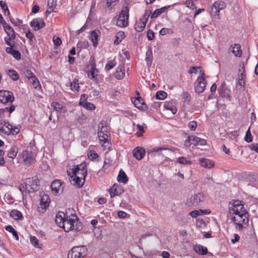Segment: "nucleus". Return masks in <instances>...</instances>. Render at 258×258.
I'll use <instances>...</instances> for the list:
<instances>
[{
  "instance_id": "42",
  "label": "nucleus",
  "mask_w": 258,
  "mask_h": 258,
  "mask_svg": "<svg viewBox=\"0 0 258 258\" xmlns=\"http://www.w3.org/2000/svg\"><path fill=\"white\" fill-rule=\"evenodd\" d=\"M28 80L35 89H37L40 85L39 81L35 75L28 79Z\"/></svg>"
},
{
  "instance_id": "44",
  "label": "nucleus",
  "mask_w": 258,
  "mask_h": 258,
  "mask_svg": "<svg viewBox=\"0 0 258 258\" xmlns=\"http://www.w3.org/2000/svg\"><path fill=\"white\" fill-rule=\"evenodd\" d=\"M7 231L11 232L17 240H19V236L17 231L11 225H7L5 227Z\"/></svg>"
},
{
  "instance_id": "29",
  "label": "nucleus",
  "mask_w": 258,
  "mask_h": 258,
  "mask_svg": "<svg viewBox=\"0 0 258 258\" xmlns=\"http://www.w3.org/2000/svg\"><path fill=\"white\" fill-rule=\"evenodd\" d=\"M117 180L118 182L123 183H126L128 180L125 173L122 170H120L119 172Z\"/></svg>"
},
{
  "instance_id": "56",
  "label": "nucleus",
  "mask_w": 258,
  "mask_h": 258,
  "mask_svg": "<svg viewBox=\"0 0 258 258\" xmlns=\"http://www.w3.org/2000/svg\"><path fill=\"white\" fill-rule=\"evenodd\" d=\"M185 4L187 7L190 8V9L194 10L196 9V7L194 2L189 0L186 1L185 3Z\"/></svg>"
},
{
  "instance_id": "16",
  "label": "nucleus",
  "mask_w": 258,
  "mask_h": 258,
  "mask_svg": "<svg viewBox=\"0 0 258 258\" xmlns=\"http://www.w3.org/2000/svg\"><path fill=\"white\" fill-rule=\"evenodd\" d=\"M99 127L101 128V130L99 131L98 133L100 142L103 143L106 141H108V136L107 133H104L105 132H106L105 130L104 129L105 128H106V127H104V123L103 121L99 123Z\"/></svg>"
},
{
  "instance_id": "30",
  "label": "nucleus",
  "mask_w": 258,
  "mask_h": 258,
  "mask_svg": "<svg viewBox=\"0 0 258 258\" xmlns=\"http://www.w3.org/2000/svg\"><path fill=\"white\" fill-rule=\"evenodd\" d=\"M98 70L96 68L95 64H92L91 66V70L88 72V76L90 79H94L97 76Z\"/></svg>"
},
{
  "instance_id": "54",
  "label": "nucleus",
  "mask_w": 258,
  "mask_h": 258,
  "mask_svg": "<svg viewBox=\"0 0 258 258\" xmlns=\"http://www.w3.org/2000/svg\"><path fill=\"white\" fill-rule=\"evenodd\" d=\"M23 74L28 79H29L31 77L34 76V75L33 74V73L31 71L28 70L27 69H25L23 70Z\"/></svg>"
},
{
  "instance_id": "20",
  "label": "nucleus",
  "mask_w": 258,
  "mask_h": 258,
  "mask_svg": "<svg viewBox=\"0 0 258 258\" xmlns=\"http://www.w3.org/2000/svg\"><path fill=\"white\" fill-rule=\"evenodd\" d=\"M100 35V32L98 30L92 31L90 35V39L92 42L93 46L96 47L98 44V37Z\"/></svg>"
},
{
  "instance_id": "1",
  "label": "nucleus",
  "mask_w": 258,
  "mask_h": 258,
  "mask_svg": "<svg viewBox=\"0 0 258 258\" xmlns=\"http://www.w3.org/2000/svg\"><path fill=\"white\" fill-rule=\"evenodd\" d=\"M61 228H62L67 232L70 231H77L81 229L82 225L78 222L77 217L76 215H72L71 216H67Z\"/></svg>"
},
{
  "instance_id": "38",
  "label": "nucleus",
  "mask_w": 258,
  "mask_h": 258,
  "mask_svg": "<svg viewBox=\"0 0 258 258\" xmlns=\"http://www.w3.org/2000/svg\"><path fill=\"white\" fill-rule=\"evenodd\" d=\"M146 25V22L143 20H139L135 25V29L137 31L141 32L144 30Z\"/></svg>"
},
{
  "instance_id": "60",
  "label": "nucleus",
  "mask_w": 258,
  "mask_h": 258,
  "mask_svg": "<svg viewBox=\"0 0 258 258\" xmlns=\"http://www.w3.org/2000/svg\"><path fill=\"white\" fill-rule=\"evenodd\" d=\"M189 141H191V143L195 146H197L196 142H198L199 138L195 136H189Z\"/></svg>"
},
{
  "instance_id": "23",
  "label": "nucleus",
  "mask_w": 258,
  "mask_h": 258,
  "mask_svg": "<svg viewBox=\"0 0 258 258\" xmlns=\"http://www.w3.org/2000/svg\"><path fill=\"white\" fill-rule=\"evenodd\" d=\"M164 108L167 110H170L173 114H175L177 112V109L174 105V101L172 100L165 102Z\"/></svg>"
},
{
  "instance_id": "39",
  "label": "nucleus",
  "mask_w": 258,
  "mask_h": 258,
  "mask_svg": "<svg viewBox=\"0 0 258 258\" xmlns=\"http://www.w3.org/2000/svg\"><path fill=\"white\" fill-rule=\"evenodd\" d=\"M245 74L244 73V71L243 70V72L241 73L239 75L238 77V82L237 84L239 85L240 86L244 88L245 86Z\"/></svg>"
},
{
  "instance_id": "22",
  "label": "nucleus",
  "mask_w": 258,
  "mask_h": 258,
  "mask_svg": "<svg viewBox=\"0 0 258 258\" xmlns=\"http://www.w3.org/2000/svg\"><path fill=\"white\" fill-rule=\"evenodd\" d=\"M66 217V214L62 212H59L56 214L55 221L59 227H61L63 222Z\"/></svg>"
},
{
  "instance_id": "31",
  "label": "nucleus",
  "mask_w": 258,
  "mask_h": 258,
  "mask_svg": "<svg viewBox=\"0 0 258 258\" xmlns=\"http://www.w3.org/2000/svg\"><path fill=\"white\" fill-rule=\"evenodd\" d=\"M146 61L148 67H150L153 61V53L151 48H149L146 52Z\"/></svg>"
},
{
  "instance_id": "18",
  "label": "nucleus",
  "mask_w": 258,
  "mask_h": 258,
  "mask_svg": "<svg viewBox=\"0 0 258 258\" xmlns=\"http://www.w3.org/2000/svg\"><path fill=\"white\" fill-rule=\"evenodd\" d=\"M109 192L110 197L113 198L116 196L120 195L123 192V190L121 186L114 184L113 186L109 189Z\"/></svg>"
},
{
  "instance_id": "37",
  "label": "nucleus",
  "mask_w": 258,
  "mask_h": 258,
  "mask_svg": "<svg viewBox=\"0 0 258 258\" xmlns=\"http://www.w3.org/2000/svg\"><path fill=\"white\" fill-rule=\"evenodd\" d=\"M70 88L73 92H78L79 90V80L75 79L70 84Z\"/></svg>"
},
{
  "instance_id": "51",
  "label": "nucleus",
  "mask_w": 258,
  "mask_h": 258,
  "mask_svg": "<svg viewBox=\"0 0 258 258\" xmlns=\"http://www.w3.org/2000/svg\"><path fill=\"white\" fill-rule=\"evenodd\" d=\"M168 150L167 148L163 147H157L153 149V152H159V154L164 155L163 151H166Z\"/></svg>"
},
{
  "instance_id": "55",
  "label": "nucleus",
  "mask_w": 258,
  "mask_h": 258,
  "mask_svg": "<svg viewBox=\"0 0 258 258\" xmlns=\"http://www.w3.org/2000/svg\"><path fill=\"white\" fill-rule=\"evenodd\" d=\"M177 162L178 163H179L180 164H188L191 163L189 160H187L186 158H185L183 157H179L177 159Z\"/></svg>"
},
{
  "instance_id": "50",
  "label": "nucleus",
  "mask_w": 258,
  "mask_h": 258,
  "mask_svg": "<svg viewBox=\"0 0 258 258\" xmlns=\"http://www.w3.org/2000/svg\"><path fill=\"white\" fill-rule=\"evenodd\" d=\"M31 243L36 247H40L38 239L35 236H30Z\"/></svg>"
},
{
  "instance_id": "58",
  "label": "nucleus",
  "mask_w": 258,
  "mask_h": 258,
  "mask_svg": "<svg viewBox=\"0 0 258 258\" xmlns=\"http://www.w3.org/2000/svg\"><path fill=\"white\" fill-rule=\"evenodd\" d=\"M188 126L190 130L195 131L197 126V122L195 121H191L188 123Z\"/></svg>"
},
{
  "instance_id": "24",
  "label": "nucleus",
  "mask_w": 258,
  "mask_h": 258,
  "mask_svg": "<svg viewBox=\"0 0 258 258\" xmlns=\"http://www.w3.org/2000/svg\"><path fill=\"white\" fill-rule=\"evenodd\" d=\"M125 76V69L123 65H119L116 69L114 76L117 79H122Z\"/></svg>"
},
{
  "instance_id": "28",
  "label": "nucleus",
  "mask_w": 258,
  "mask_h": 258,
  "mask_svg": "<svg viewBox=\"0 0 258 258\" xmlns=\"http://www.w3.org/2000/svg\"><path fill=\"white\" fill-rule=\"evenodd\" d=\"M51 106L53 107L54 110L56 111H60L61 112H66L67 111L66 108L63 107L62 104L57 102H52Z\"/></svg>"
},
{
  "instance_id": "61",
  "label": "nucleus",
  "mask_w": 258,
  "mask_h": 258,
  "mask_svg": "<svg viewBox=\"0 0 258 258\" xmlns=\"http://www.w3.org/2000/svg\"><path fill=\"white\" fill-rule=\"evenodd\" d=\"M56 6V0H48V7H52L53 9H54Z\"/></svg>"
},
{
  "instance_id": "2",
  "label": "nucleus",
  "mask_w": 258,
  "mask_h": 258,
  "mask_svg": "<svg viewBox=\"0 0 258 258\" xmlns=\"http://www.w3.org/2000/svg\"><path fill=\"white\" fill-rule=\"evenodd\" d=\"M248 213H242V214H236L231 218V220L236 225V229L238 230H242L244 226L248 223Z\"/></svg>"
},
{
  "instance_id": "6",
  "label": "nucleus",
  "mask_w": 258,
  "mask_h": 258,
  "mask_svg": "<svg viewBox=\"0 0 258 258\" xmlns=\"http://www.w3.org/2000/svg\"><path fill=\"white\" fill-rule=\"evenodd\" d=\"M129 9L127 7L123 8L117 20L116 25L120 27H126L128 24Z\"/></svg>"
},
{
  "instance_id": "26",
  "label": "nucleus",
  "mask_w": 258,
  "mask_h": 258,
  "mask_svg": "<svg viewBox=\"0 0 258 258\" xmlns=\"http://www.w3.org/2000/svg\"><path fill=\"white\" fill-rule=\"evenodd\" d=\"M49 197L47 195H44L41 199L40 200V207H38V209L40 208L42 209H45L46 207L49 206Z\"/></svg>"
},
{
  "instance_id": "57",
  "label": "nucleus",
  "mask_w": 258,
  "mask_h": 258,
  "mask_svg": "<svg viewBox=\"0 0 258 258\" xmlns=\"http://www.w3.org/2000/svg\"><path fill=\"white\" fill-rule=\"evenodd\" d=\"M53 41L55 46L57 47L61 44V40L59 37L54 36L53 38Z\"/></svg>"
},
{
  "instance_id": "45",
  "label": "nucleus",
  "mask_w": 258,
  "mask_h": 258,
  "mask_svg": "<svg viewBox=\"0 0 258 258\" xmlns=\"http://www.w3.org/2000/svg\"><path fill=\"white\" fill-rule=\"evenodd\" d=\"M167 96V94L164 91H159L156 94V98L159 100H163Z\"/></svg>"
},
{
  "instance_id": "11",
  "label": "nucleus",
  "mask_w": 258,
  "mask_h": 258,
  "mask_svg": "<svg viewBox=\"0 0 258 258\" xmlns=\"http://www.w3.org/2000/svg\"><path fill=\"white\" fill-rule=\"evenodd\" d=\"M204 196L201 193L195 194L191 195L187 201V204L188 206H198L203 201Z\"/></svg>"
},
{
  "instance_id": "5",
  "label": "nucleus",
  "mask_w": 258,
  "mask_h": 258,
  "mask_svg": "<svg viewBox=\"0 0 258 258\" xmlns=\"http://www.w3.org/2000/svg\"><path fill=\"white\" fill-rule=\"evenodd\" d=\"M87 254V248L85 246H75L68 254V258H84Z\"/></svg>"
},
{
  "instance_id": "12",
  "label": "nucleus",
  "mask_w": 258,
  "mask_h": 258,
  "mask_svg": "<svg viewBox=\"0 0 258 258\" xmlns=\"http://www.w3.org/2000/svg\"><path fill=\"white\" fill-rule=\"evenodd\" d=\"M225 7V4L223 1H219L215 2L211 7V15L215 16H219V13L220 10L224 9Z\"/></svg>"
},
{
  "instance_id": "19",
  "label": "nucleus",
  "mask_w": 258,
  "mask_h": 258,
  "mask_svg": "<svg viewBox=\"0 0 258 258\" xmlns=\"http://www.w3.org/2000/svg\"><path fill=\"white\" fill-rule=\"evenodd\" d=\"M133 154L137 160H140L144 156L145 150L143 147H138L134 150Z\"/></svg>"
},
{
  "instance_id": "47",
  "label": "nucleus",
  "mask_w": 258,
  "mask_h": 258,
  "mask_svg": "<svg viewBox=\"0 0 258 258\" xmlns=\"http://www.w3.org/2000/svg\"><path fill=\"white\" fill-rule=\"evenodd\" d=\"M15 109V106L14 105H11L9 107H6L5 108L0 109V115H1L5 111L9 112L10 113L13 112Z\"/></svg>"
},
{
  "instance_id": "49",
  "label": "nucleus",
  "mask_w": 258,
  "mask_h": 258,
  "mask_svg": "<svg viewBox=\"0 0 258 258\" xmlns=\"http://www.w3.org/2000/svg\"><path fill=\"white\" fill-rule=\"evenodd\" d=\"M81 106H82L85 108L90 110H94L95 108V106L94 104L88 102H86L85 103L81 105Z\"/></svg>"
},
{
  "instance_id": "46",
  "label": "nucleus",
  "mask_w": 258,
  "mask_h": 258,
  "mask_svg": "<svg viewBox=\"0 0 258 258\" xmlns=\"http://www.w3.org/2000/svg\"><path fill=\"white\" fill-rule=\"evenodd\" d=\"M8 74L9 76L14 81L18 80L19 78V76L17 72L14 70H11L9 71Z\"/></svg>"
},
{
  "instance_id": "40",
  "label": "nucleus",
  "mask_w": 258,
  "mask_h": 258,
  "mask_svg": "<svg viewBox=\"0 0 258 258\" xmlns=\"http://www.w3.org/2000/svg\"><path fill=\"white\" fill-rule=\"evenodd\" d=\"M125 34L123 31H119L115 36V40L114 41V43L117 45L121 40L125 37Z\"/></svg>"
},
{
  "instance_id": "3",
  "label": "nucleus",
  "mask_w": 258,
  "mask_h": 258,
  "mask_svg": "<svg viewBox=\"0 0 258 258\" xmlns=\"http://www.w3.org/2000/svg\"><path fill=\"white\" fill-rule=\"evenodd\" d=\"M0 132L7 135H16L19 133L20 130L16 126H13L5 120H1Z\"/></svg>"
},
{
  "instance_id": "32",
  "label": "nucleus",
  "mask_w": 258,
  "mask_h": 258,
  "mask_svg": "<svg viewBox=\"0 0 258 258\" xmlns=\"http://www.w3.org/2000/svg\"><path fill=\"white\" fill-rule=\"evenodd\" d=\"M200 163L203 167L211 168L214 166V164L209 159L202 158L200 159Z\"/></svg>"
},
{
  "instance_id": "59",
  "label": "nucleus",
  "mask_w": 258,
  "mask_h": 258,
  "mask_svg": "<svg viewBox=\"0 0 258 258\" xmlns=\"http://www.w3.org/2000/svg\"><path fill=\"white\" fill-rule=\"evenodd\" d=\"M88 97V96L87 94H84L82 95L80 97L79 104L81 105L83 104V103H85L86 102H87L86 100H87Z\"/></svg>"
},
{
  "instance_id": "27",
  "label": "nucleus",
  "mask_w": 258,
  "mask_h": 258,
  "mask_svg": "<svg viewBox=\"0 0 258 258\" xmlns=\"http://www.w3.org/2000/svg\"><path fill=\"white\" fill-rule=\"evenodd\" d=\"M71 178L74 182L73 184L77 185L78 187H81L85 182V179H83L82 178L77 176H74L73 174L71 176Z\"/></svg>"
},
{
  "instance_id": "43",
  "label": "nucleus",
  "mask_w": 258,
  "mask_h": 258,
  "mask_svg": "<svg viewBox=\"0 0 258 258\" xmlns=\"http://www.w3.org/2000/svg\"><path fill=\"white\" fill-rule=\"evenodd\" d=\"M204 213L205 214H209L210 213V212H208V210H206L205 211H204L202 210H194L191 211L189 214L191 217L196 218L198 215H202Z\"/></svg>"
},
{
  "instance_id": "15",
  "label": "nucleus",
  "mask_w": 258,
  "mask_h": 258,
  "mask_svg": "<svg viewBox=\"0 0 258 258\" xmlns=\"http://www.w3.org/2000/svg\"><path fill=\"white\" fill-rule=\"evenodd\" d=\"M30 26L34 31H37L45 26V22L43 19L38 18L34 19L30 23Z\"/></svg>"
},
{
  "instance_id": "34",
  "label": "nucleus",
  "mask_w": 258,
  "mask_h": 258,
  "mask_svg": "<svg viewBox=\"0 0 258 258\" xmlns=\"http://www.w3.org/2000/svg\"><path fill=\"white\" fill-rule=\"evenodd\" d=\"M194 249L197 253L203 255L206 254L208 252L207 247H204L201 245H195L194 247Z\"/></svg>"
},
{
  "instance_id": "63",
  "label": "nucleus",
  "mask_w": 258,
  "mask_h": 258,
  "mask_svg": "<svg viewBox=\"0 0 258 258\" xmlns=\"http://www.w3.org/2000/svg\"><path fill=\"white\" fill-rule=\"evenodd\" d=\"M182 97L183 99H184L185 100H187L188 102L190 100V97L189 96V94L187 92H183L182 94Z\"/></svg>"
},
{
  "instance_id": "14",
  "label": "nucleus",
  "mask_w": 258,
  "mask_h": 258,
  "mask_svg": "<svg viewBox=\"0 0 258 258\" xmlns=\"http://www.w3.org/2000/svg\"><path fill=\"white\" fill-rule=\"evenodd\" d=\"M137 94L139 95L137 98L132 99V102L134 103L135 106L141 110H146L148 108L147 105L145 103L143 99L139 96V93L138 92Z\"/></svg>"
},
{
  "instance_id": "4",
  "label": "nucleus",
  "mask_w": 258,
  "mask_h": 258,
  "mask_svg": "<svg viewBox=\"0 0 258 258\" xmlns=\"http://www.w3.org/2000/svg\"><path fill=\"white\" fill-rule=\"evenodd\" d=\"M25 185V189L28 192H32L39 189L40 185L39 180L36 176L26 178L24 181Z\"/></svg>"
},
{
  "instance_id": "41",
  "label": "nucleus",
  "mask_w": 258,
  "mask_h": 258,
  "mask_svg": "<svg viewBox=\"0 0 258 258\" xmlns=\"http://www.w3.org/2000/svg\"><path fill=\"white\" fill-rule=\"evenodd\" d=\"M18 151V148L16 146H13L10 149V151H9L8 156L10 158L14 159L16 156Z\"/></svg>"
},
{
  "instance_id": "7",
  "label": "nucleus",
  "mask_w": 258,
  "mask_h": 258,
  "mask_svg": "<svg viewBox=\"0 0 258 258\" xmlns=\"http://www.w3.org/2000/svg\"><path fill=\"white\" fill-rule=\"evenodd\" d=\"M200 74L195 82V92L198 94L202 93L205 89L206 82L204 78V72L200 71Z\"/></svg>"
},
{
  "instance_id": "9",
  "label": "nucleus",
  "mask_w": 258,
  "mask_h": 258,
  "mask_svg": "<svg viewBox=\"0 0 258 258\" xmlns=\"http://www.w3.org/2000/svg\"><path fill=\"white\" fill-rule=\"evenodd\" d=\"M72 173L74 176H77L85 179L87 174L86 164L82 163L77 165L76 167L72 169Z\"/></svg>"
},
{
  "instance_id": "36",
  "label": "nucleus",
  "mask_w": 258,
  "mask_h": 258,
  "mask_svg": "<svg viewBox=\"0 0 258 258\" xmlns=\"http://www.w3.org/2000/svg\"><path fill=\"white\" fill-rule=\"evenodd\" d=\"M10 216L16 220H20L22 217L21 212L17 210H12L10 213Z\"/></svg>"
},
{
  "instance_id": "21",
  "label": "nucleus",
  "mask_w": 258,
  "mask_h": 258,
  "mask_svg": "<svg viewBox=\"0 0 258 258\" xmlns=\"http://www.w3.org/2000/svg\"><path fill=\"white\" fill-rule=\"evenodd\" d=\"M61 182L59 180H54L51 184V188L52 193L54 195L58 194L59 190L61 188Z\"/></svg>"
},
{
  "instance_id": "48",
  "label": "nucleus",
  "mask_w": 258,
  "mask_h": 258,
  "mask_svg": "<svg viewBox=\"0 0 258 258\" xmlns=\"http://www.w3.org/2000/svg\"><path fill=\"white\" fill-rule=\"evenodd\" d=\"M244 140L247 143L251 142L252 141V137L250 131V127H249L246 132Z\"/></svg>"
},
{
  "instance_id": "35",
  "label": "nucleus",
  "mask_w": 258,
  "mask_h": 258,
  "mask_svg": "<svg viewBox=\"0 0 258 258\" xmlns=\"http://www.w3.org/2000/svg\"><path fill=\"white\" fill-rule=\"evenodd\" d=\"M170 6L163 7L160 9H156L154 11L153 13L152 14L151 18H157L159 15L164 13L169 7Z\"/></svg>"
},
{
  "instance_id": "10",
  "label": "nucleus",
  "mask_w": 258,
  "mask_h": 258,
  "mask_svg": "<svg viewBox=\"0 0 258 258\" xmlns=\"http://www.w3.org/2000/svg\"><path fill=\"white\" fill-rule=\"evenodd\" d=\"M4 29L8 37L5 38V40L7 45H10L12 43H15L13 40L16 38L15 33L13 28L9 25H4Z\"/></svg>"
},
{
  "instance_id": "13",
  "label": "nucleus",
  "mask_w": 258,
  "mask_h": 258,
  "mask_svg": "<svg viewBox=\"0 0 258 258\" xmlns=\"http://www.w3.org/2000/svg\"><path fill=\"white\" fill-rule=\"evenodd\" d=\"M35 155L34 153L29 151H24L22 153V158L26 164L30 165L35 160Z\"/></svg>"
},
{
  "instance_id": "33",
  "label": "nucleus",
  "mask_w": 258,
  "mask_h": 258,
  "mask_svg": "<svg viewBox=\"0 0 258 258\" xmlns=\"http://www.w3.org/2000/svg\"><path fill=\"white\" fill-rule=\"evenodd\" d=\"M232 48V50H231L234 54V55L236 56L240 57L242 53V51L241 50V46L239 44H235L234 46H231Z\"/></svg>"
},
{
  "instance_id": "64",
  "label": "nucleus",
  "mask_w": 258,
  "mask_h": 258,
  "mask_svg": "<svg viewBox=\"0 0 258 258\" xmlns=\"http://www.w3.org/2000/svg\"><path fill=\"white\" fill-rule=\"evenodd\" d=\"M100 94V91L95 89H93L91 91L90 95L91 96L95 97L98 96Z\"/></svg>"
},
{
  "instance_id": "53",
  "label": "nucleus",
  "mask_w": 258,
  "mask_h": 258,
  "mask_svg": "<svg viewBox=\"0 0 258 258\" xmlns=\"http://www.w3.org/2000/svg\"><path fill=\"white\" fill-rule=\"evenodd\" d=\"M116 64V62L114 60H110L106 64L105 69L106 70H110L112 69Z\"/></svg>"
},
{
  "instance_id": "62",
  "label": "nucleus",
  "mask_w": 258,
  "mask_h": 258,
  "mask_svg": "<svg viewBox=\"0 0 258 258\" xmlns=\"http://www.w3.org/2000/svg\"><path fill=\"white\" fill-rule=\"evenodd\" d=\"M147 37L150 40H152L154 38V33L153 31L149 30L147 32Z\"/></svg>"
},
{
  "instance_id": "52",
  "label": "nucleus",
  "mask_w": 258,
  "mask_h": 258,
  "mask_svg": "<svg viewBox=\"0 0 258 258\" xmlns=\"http://www.w3.org/2000/svg\"><path fill=\"white\" fill-rule=\"evenodd\" d=\"M88 156L89 158L92 160H95V159H97V158H98V157H99L98 154H97L96 153L94 152L93 151H90L88 153Z\"/></svg>"
},
{
  "instance_id": "8",
  "label": "nucleus",
  "mask_w": 258,
  "mask_h": 258,
  "mask_svg": "<svg viewBox=\"0 0 258 258\" xmlns=\"http://www.w3.org/2000/svg\"><path fill=\"white\" fill-rule=\"evenodd\" d=\"M14 100L15 97L12 92L9 91L0 90L1 103L10 106L11 105H13L12 103Z\"/></svg>"
},
{
  "instance_id": "25",
  "label": "nucleus",
  "mask_w": 258,
  "mask_h": 258,
  "mask_svg": "<svg viewBox=\"0 0 258 258\" xmlns=\"http://www.w3.org/2000/svg\"><path fill=\"white\" fill-rule=\"evenodd\" d=\"M229 211L230 213L234 214V215L238 214H242V213H247L246 209L244 208L243 205L239 206V207H236L234 208H229Z\"/></svg>"
},
{
  "instance_id": "17",
  "label": "nucleus",
  "mask_w": 258,
  "mask_h": 258,
  "mask_svg": "<svg viewBox=\"0 0 258 258\" xmlns=\"http://www.w3.org/2000/svg\"><path fill=\"white\" fill-rule=\"evenodd\" d=\"M10 47L6 48V50L8 53H10L13 55V56L17 60L21 59V53L20 52L16 50L13 49V48L15 47V43H12L9 45Z\"/></svg>"
}]
</instances>
